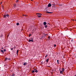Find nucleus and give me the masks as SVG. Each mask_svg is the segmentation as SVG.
<instances>
[{
    "label": "nucleus",
    "mask_w": 76,
    "mask_h": 76,
    "mask_svg": "<svg viewBox=\"0 0 76 76\" xmlns=\"http://www.w3.org/2000/svg\"><path fill=\"white\" fill-rule=\"evenodd\" d=\"M71 41H73V39H72V40H71Z\"/></svg>",
    "instance_id": "e433bc0d"
},
{
    "label": "nucleus",
    "mask_w": 76,
    "mask_h": 76,
    "mask_svg": "<svg viewBox=\"0 0 76 76\" xmlns=\"http://www.w3.org/2000/svg\"><path fill=\"white\" fill-rule=\"evenodd\" d=\"M37 15H42V14H41V13H37Z\"/></svg>",
    "instance_id": "6ab92c4d"
},
{
    "label": "nucleus",
    "mask_w": 76,
    "mask_h": 76,
    "mask_svg": "<svg viewBox=\"0 0 76 76\" xmlns=\"http://www.w3.org/2000/svg\"><path fill=\"white\" fill-rule=\"evenodd\" d=\"M1 52H2V53H4V52L3 51V50H1Z\"/></svg>",
    "instance_id": "f8f14e48"
},
{
    "label": "nucleus",
    "mask_w": 76,
    "mask_h": 76,
    "mask_svg": "<svg viewBox=\"0 0 76 76\" xmlns=\"http://www.w3.org/2000/svg\"><path fill=\"white\" fill-rule=\"evenodd\" d=\"M35 72H36V73H38V70H36L35 71Z\"/></svg>",
    "instance_id": "aec40b11"
},
{
    "label": "nucleus",
    "mask_w": 76,
    "mask_h": 76,
    "mask_svg": "<svg viewBox=\"0 0 76 76\" xmlns=\"http://www.w3.org/2000/svg\"><path fill=\"white\" fill-rule=\"evenodd\" d=\"M48 56V55H46L45 56V58H46V57H47V56Z\"/></svg>",
    "instance_id": "c756f323"
},
{
    "label": "nucleus",
    "mask_w": 76,
    "mask_h": 76,
    "mask_svg": "<svg viewBox=\"0 0 76 76\" xmlns=\"http://www.w3.org/2000/svg\"><path fill=\"white\" fill-rule=\"evenodd\" d=\"M23 16H26V15H24Z\"/></svg>",
    "instance_id": "2f4dec72"
},
{
    "label": "nucleus",
    "mask_w": 76,
    "mask_h": 76,
    "mask_svg": "<svg viewBox=\"0 0 76 76\" xmlns=\"http://www.w3.org/2000/svg\"><path fill=\"white\" fill-rule=\"evenodd\" d=\"M48 24L49 25H50V23H48Z\"/></svg>",
    "instance_id": "4c0bfd02"
},
{
    "label": "nucleus",
    "mask_w": 76,
    "mask_h": 76,
    "mask_svg": "<svg viewBox=\"0 0 76 76\" xmlns=\"http://www.w3.org/2000/svg\"><path fill=\"white\" fill-rule=\"evenodd\" d=\"M14 5V8H15L16 7V4H13Z\"/></svg>",
    "instance_id": "20e7f679"
},
{
    "label": "nucleus",
    "mask_w": 76,
    "mask_h": 76,
    "mask_svg": "<svg viewBox=\"0 0 76 76\" xmlns=\"http://www.w3.org/2000/svg\"><path fill=\"white\" fill-rule=\"evenodd\" d=\"M48 38L49 39H50V36H49L48 37Z\"/></svg>",
    "instance_id": "5701e85b"
},
{
    "label": "nucleus",
    "mask_w": 76,
    "mask_h": 76,
    "mask_svg": "<svg viewBox=\"0 0 76 76\" xmlns=\"http://www.w3.org/2000/svg\"><path fill=\"white\" fill-rule=\"evenodd\" d=\"M45 36H46V35H47V34H45Z\"/></svg>",
    "instance_id": "72a5a7b5"
},
{
    "label": "nucleus",
    "mask_w": 76,
    "mask_h": 76,
    "mask_svg": "<svg viewBox=\"0 0 76 76\" xmlns=\"http://www.w3.org/2000/svg\"><path fill=\"white\" fill-rule=\"evenodd\" d=\"M11 50H13V48H11Z\"/></svg>",
    "instance_id": "393cba45"
},
{
    "label": "nucleus",
    "mask_w": 76,
    "mask_h": 76,
    "mask_svg": "<svg viewBox=\"0 0 76 76\" xmlns=\"http://www.w3.org/2000/svg\"><path fill=\"white\" fill-rule=\"evenodd\" d=\"M43 24L44 25H47V23H46V22H44L43 23Z\"/></svg>",
    "instance_id": "423d86ee"
},
{
    "label": "nucleus",
    "mask_w": 76,
    "mask_h": 76,
    "mask_svg": "<svg viewBox=\"0 0 76 76\" xmlns=\"http://www.w3.org/2000/svg\"><path fill=\"white\" fill-rule=\"evenodd\" d=\"M16 25H17L18 26V25H19V23H16Z\"/></svg>",
    "instance_id": "4468645a"
},
{
    "label": "nucleus",
    "mask_w": 76,
    "mask_h": 76,
    "mask_svg": "<svg viewBox=\"0 0 76 76\" xmlns=\"http://www.w3.org/2000/svg\"><path fill=\"white\" fill-rule=\"evenodd\" d=\"M62 69H63L62 70V71L63 72V71H64V68L63 69V68H62Z\"/></svg>",
    "instance_id": "a878e982"
},
{
    "label": "nucleus",
    "mask_w": 76,
    "mask_h": 76,
    "mask_svg": "<svg viewBox=\"0 0 76 76\" xmlns=\"http://www.w3.org/2000/svg\"><path fill=\"white\" fill-rule=\"evenodd\" d=\"M16 3H18V2H19V0H17L16 1Z\"/></svg>",
    "instance_id": "4be33fe9"
},
{
    "label": "nucleus",
    "mask_w": 76,
    "mask_h": 76,
    "mask_svg": "<svg viewBox=\"0 0 76 76\" xmlns=\"http://www.w3.org/2000/svg\"><path fill=\"white\" fill-rule=\"evenodd\" d=\"M3 37V36L2 35L0 36V37Z\"/></svg>",
    "instance_id": "f704fd0d"
},
{
    "label": "nucleus",
    "mask_w": 76,
    "mask_h": 76,
    "mask_svg": "<svg viewBox=\"0 0 76 76\" xmlns=\"http://www.w3.org/2000/svg\"><path fill=\"white\" fill-rule=\"evenodd\" d=\"M11 76H14V75H11Z\"/></svg>",
    "instance_id": "ea45409f"
},
{
    "label": "nucleus",
    "mask_w": 76,
    "mask_h": 76,
    "mask_svg": "<svg viewBox=\"0 0 76 76\" xmlns=\"http://www.w3.org/2000/svg\"><path fill=\"white\" fill-rule=\"evenodd\" d=\"M5 15H6V16L7 17V18H8V17H9V14Z\"/></svg>",
    "instance_id": "6e6552de"
},
{
    "label": "nucleus",
    "mask_w": 76,
    "mask_h": 76,
    "mask_svg": "<svg viewBox=\"0 0 76 76\" xmlns=\"http://www.w3.org/2000/svg\"><path fill=\"white\" fill-rule=\"evenodd\" d=\"M28 42H34V40H33V38H32V39H29L28 40Z\"/></svg>",
    "instance_id": "f257e3e1"
},
{
    "label": "nucleus",
    "mask_w": 76,
    "mask_h": 76,
    "mask_svg": "<svg viewBox=\"0 0 76 76\" xmlns=\"http://www.w3.org/2000/svg\"><path fill=\"white\" fill-rule=\"evenodd\" d=\"M4 9V8H3V7H2V10H3V9Z\"/></svg>",
    "instance_id": "473e14b6"
},
{
    "label": "nucleus",
    "mask_w": 76,
    "mask_h": 76,
    "mask_svg": "<svg viewBox=\"0 0 76 76\" xmlns=\"http://www.w3.org/2000/svg\"><path fill=\"white\" fill-rule=\"evenodd\" d=\"M34 72H35V71H34V70H33V71H32V73H34Z\"/></svg>",
    "instance_id": "412c9836"
},
{
    "label": "nucleus",
    "mask_w": 76,
    "mask_h": 76,
    "mask_svg": "<svg viewBox=\"0 0 76 76\" xmlns=\"http://www.w3.org/2000/svg\"><path fill=\"white\" fill-rule=\"evenodd\" d=\"M19 51V50H17V54L18 55V52Z\"/></svg>",
    "instance_id": "ddd939ff"
},
{
    "label": "nucleus",
    "mask_w": 76,
    "mask_h": 76,
    "mask_svg": "<svg viewBox=\"0 0 76 76\" xmlns=\"http://www.w3.org/2000/svg\"><path fill=\"white\" fill-rule=\"evenodd\" d=\"M54 47H55V48H56V44H55L54 45Z\"/></svg>",
    "instance_id": "b1692460"
},
{
    "label": "nucleus",
    "mask_w": 76,
    "mask_h": 76,
    "mask_svg": "<svg viewBox=\"0 0 76 76\" xmlns=\"http://www.w3.org/2000/svg\"><path fill=\"white\" fill-rule=\"evenodd\" d=\"M31 0V1H33V0Z\"/></svg>",
    "instance_id": "a19ab883"
},
{
    "label": "nucleus",
    "mask_w": 76,
    "mask_h": 76,
    "mask_svg": "<svg viewBox=\"0 0 76 76\" xmlns=\"http://www.w3.org/2000/svg\"><path fill=\"white\" fill-rule=\"evenodd\" d=\"M37 16L38 17V18H40V17H41V15H37Z\"/></svg>",
    "instance_id": "1a4fd4ad"
},
{
    "label": "nucleus",
    "mask_w": 76,
    "mask_h": 76,
    "mask_svg": "<svg viewBox=\"0 0 76 76\" xmlns=\"http://www.w3.org/2000/svg\"><path fill=\"white\" fill-rule=\"evenodd\" d=\"M27 64V63L26 62H25L23 64V66H25V65H26Z\"/></svg>",
    "instance_id": "39448f33"
},
{
    "label": "nucleus",
    "mask_w": 76,
    "mask_h": 76,
    "mask_svg": "<svg viewBox=\"0 0 76 76\" xmlns=\"http://www.w3.org/2000/svg\"><path fill=\"white\" fill-rule=\"evenodd\" d=\"M9 35H8V37H9Z\"/></svg>",
    "instance_id": "79ce46f5"
},
{
    "label": "nucleus",
    "mask_w": 76,
    "mask_h": 76,
    "mask_svg": "<svg viewBox=\"0 0 76 76\" xmlns=\"http://www.w3.org/2000/svg\"><path fill=\"white\" fill-rule=\"evenodd\" d=\"M59 61L58 60H57V63H58V64H59V62H58Z\"/></svg>",
    "instance_id": "f3484780"
},
{
    "label": "nucleus",
    "mask_w": 76,
    "mask_h": 76,
    "mask_svg": "<svg viewBox=\"0 0 76 76\" xmlns=\"http://www.w3.org/2000/svg\"><path fill=\"white\" fill-rule=\"evenodd\" d=\"M4 18H6V14L4 15Z\"/></svg>",
    "instance_id": "9b49d317"
},
{
    "label": "nucleus",
    "mask_w": 76,
    "mask_h": 76,
    "mask_svg": "<svg viewBox=\"0 0 76 76\" xmlns=\"http://www.w3.org/2000/svg\"><path fill=\"white\" fill-rule=\"evenodd\" d=\"M62 72H63L62 71H61L60 72V73L61 74H62Z\"/></svg>",
    "instance_id": "a211bd4d"
},
{
    "label": "nucleus",
    "mask_w": 76,
    "mask_h": 76,
    "mask_svg": "<svg viewBox=\"0 0 76 76\" xmlns=\"http://www.w3.org/2000/svg\"><path fill=\"white\" fill-rule=\"evenodd\" d=\"M45 28H47V27H48V26H47V25H45Z\"/></svg>",
    "instance_id": "9d476101"
},
{
    "label": "nucleus",
    "mask_w": 76,
    "mask_h": 76,
    "mask_svg": "<svg viewBox=\"0 0 76 76\" xmlns=\"http://www.w3.org/2000/svg\"><path fill=\"white\" fill-rule=\"evenodd\" d=\"M46 13H49V14L53 13L52 12H46Z\"/></svg>",
    "instance_id": "0eeeda50"
},
{
    "label": "nucleus",
    "mask_w": 76,
    "mask_h": 76,
    "mask_svg": "<svg viewBox=\"0 0 76 76\" xmlns=\"http://www.w3.org/2000/svg\"><path fill=\"white\" fill-rule=\"evenodd\" d=\"M41 38H44V36H42V37H41Z\"/></svg>",
    "instance_id": "c85d7f7f"
},
{
    "label": "nucleus",
    "mask_w": 76,
    "mask_h": 76,
    "mask_svg": "<svg viewBox=\"0 0 76 76\" xmlns=\"http://www.w3.org/2000/svg\"><path fill=\"white\" fill-rule=\"evenodd\" d=\"M1 4H2V2H1Z\"/></svg>",
    "instance_id": "c9c22d12"
},
{
    "label": "nucleus",
    "mask_w": 76,
    "mask_h": 76,
    "mask_svg": "<svg viewBox=\"0 0 76 76\" xmlns=\"http://www.w3.org/2000/svg\"><path fill=\"white\" fill-rule=\"evenodd\" d=\"M12 76V75H11V76Z\"/></svg>",
    "instance_id": "37998d69"
},
{
    "label": "nucleus",
    "mask_w": 76,
    "mask_h": 76,
    "mask_svg": "<svg viewBox=\"0 0 76 76\" xmlns=\"http://www.w3.org/2000/svg\"><path fill=\"white\" fill-rule=\"evenodd\" d=\"M31 34H30L29 36V37H31Z\"/></svg>",
    "instance_id": "cd10ccee"
},
{
    "label": "nucleus",
    "mask_w": 76,
    "mask_h": 76,
    "mask_svg": "<svg viewBox=\"0 0 76 76\" xmlns=\"http://www.w3.org/2000/svg\"><path fill=\"white\" fill-rule=\"evenodd\" d=\"M2 50H3V48H2Z\"/></svg>",
    "instance_id": "58836bf2"
},
{
    "label": "nucleus",
    "mask_w": 76,
    "mask_h": 76,
    "mask_svg": "<svg viewBox=\"0 0 76 76\" xmlns=\"http://www.w3.org/2000/svg\"><path fill=\"white\" fill-rule=\"evenodd\" d=\"M4 52H5V51H6V49H4Z\"/></svg>",
    "instance_id": "bb28decb"
},
{
    "label": "nucleus",
    "mask_w": 76,
    "mask_h": 76,
    "mask_svg": "<svg viewBox=\"0 0 76 76\" xmlns=\"http://www.w3.org/2000/svg\"><path fill=\"white\" fill-rule=\"evenodd\" d=\"M8 58H5V61H6L7 60H8Z\"/></svg>",
    "instance_id": "2eb2a0df"
},
{
    "label": "nucleus",
    "mask_w": 76,
    "mask_h": 76,
    "mask_svg": "<svg viewBox=\"0 0 76 76\" xmlns=\"http://www.w3.org/2000/svg\"><path fill=\"white\" fill-rule=\"evenodd\" d=\"M8 59L9 60H11V59L10 58H9Z\"/></svg>",
    "instance_id": "7c9ffc66"
},
{
    "label": "nucleus",
    "mask_w": 76,
    "mask_h": 76,
    "mask_svg": "<svg viewBox=\"0 0 76 76\" xmlns=\"http://www.w3.org/2000/svg\"><path fill=\"white\" fill-rule=\"evenodd\" d=\"M48 7H51V4L50 3H49L48 5Z\"/></svg>",
    "instance_id": "f03ea898"
},
{
    "label": "nucleus",
    "mask_w": 76,
    "mask_h": 76,
    "mask_svg": "<svg viewBox=\"0 0 76 76\" xmlns=\"http://www.w3.org/2000/svg\"><path fill=\"white\" fill-rule=\"evenodd\" d=\"M53 7V8H56V6L53 5L52 6Z\"/></svg>",
    "instance_id": "dca6fc26"
},
{
    "label": "nucleus",
    "mask_w": 76,
    "mask_h": 76,
    "mask_svg": "<svg viewBox=\"0 0 76 76\" xmlns=\"http://www.w3.org/2000/svg\"><path fill=\"white\" fill-rule=\"evenodd\" d=\"M49 60V59L48 58L46 59L45 61H46L47 63H48Z\"/></svg>",
    "instance_id": "7ed1b4c3"
}]
</instances>
